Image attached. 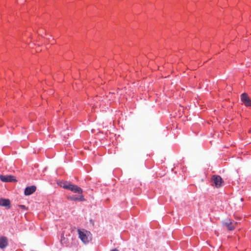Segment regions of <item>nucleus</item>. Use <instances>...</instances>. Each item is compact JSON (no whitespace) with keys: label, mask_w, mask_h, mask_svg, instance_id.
<instances>
[{"label":"nucleus","mask_w":251,"mask_h":251,"mask_svg":"<svg viewBox=\"0 0 251 251\" xmlns=\"http://www.w3.org/2000/svg\"><path fill=\"white\" fill-rule=\"evenodd\" d=\"M78 233L79 237L83 243L86 244L89 242V237L90 235V232L84 229L80 230L78 229Z\"/></svg>","instance_id":"f257e3e1"},{"label":"nucleus","mask_w":251,"mask_h":251,"mask_svg":"<svg viewBox=\"0 0 251 251\" xmlns=\"http://www.w3.org/2000/svg\"><path fill=\"white\" fill-rule=\"evenodd\" d=\"M62 187L65 189L70 190L74 193L79 194H82L83 192L82 189L80 187L73 184L69 183L67 184L65 183Z\"/></svg>","instance_id":"f03ea898"},{"label":"nucleus","mask_w":251,"mask_h":251,"mask_svg":"<svg viewBox=\"0 0 251 251\" xmlns=\"http://www.w3.org/2000/svg\"><path fill=\"white\" fill-rule=\"evenodd\" d=\"M212 185L217 188H219L223 184L224 181L222 177L219 176L214 175L211 177Z\"/></svg>","instance_id":"7ed1b4c3"},{"label":"nucleus","mask_w":251,"mask_h":251,"mask_svg":"<svg viewBox=\"0 0 251 251\" xmlns=\"http://www.w3.org/2000/svg\"><path fill=\"white\" fill-rule=\"evenodd\" d=\"M237 224V222H233V221L229 219H227L223 222V226L226 227L229 230H234Z\"/></svg>","instance_id":"20e7f679"},{"label":"nucleus","mask_w":251,"mask_h":251,"mask_svg":"<svg viewBox=\"0 0 251 251\" xmlns=\"http://www.w3.org/2000/svg\"><path fill=\"white\" fill-rule=\"evenodd\" d=\"M0 179L3 182H15L17 181L14 176L12 175H0Z\"/></svg>","instance_id":"39448f33"},{"label":"nucleus","mask_w":251,"mask_h":251,"mask_svg":"<svg viewBox=\"0 0 251 251\" xmlns=\"http://www.w3.org/2000/svg\"><path fill=\"white\" fill-rule=\"evenodd\" d=\"M241 99L246 106H251V100L246 93H243L241 95Z\"/></svg>","instance_id":"423d86ee"},{"label":"nucleus","mask_w":251,"mask_h":251,"mask_svg":"<svg viewBox=\"0 0 251 251\" xmlns=\"http://www.w3.org/2000/svg\"><path fill=\"white\" fill-rule=\"evenodd\" d=\"M36 190V187L35 186H31L27 187L24 192V194L26 196H29L33 194Z\"/></svg>","instance_id":"0eeeda50"},{"label":"nucleus","mask_w":251,"mask_h":251,"mask_svg":"<svg viewBox=\"0 0 251 251\" xmlns=\"http://www.w3.org/2000/svg\"><path fill=\"white\" fill-rule=\"evenodd\" d=\"M10 201L8 199H0V206L5 207L7 208L10 207Z\"/></svg>","instance_id":"6e6552de"},{"label":"nucleus","mask_w":251,"mask_h":251,"mask_svg":"<svg viewBox=\"0 0 251 251\" xmlns=\"http://www.w3.org/2000/svg\"><path fill=\"white\" fill-rule=\"evenodd\" d=\"M7 238L4 236L0 237V248L3 249L5 248L7 246Z\"/></svg>","instance_id":"1a4fd4ad"},{"label":"nucleus","mask_w":251,"mask_h":251,"mask_svg":"<svg viewBox=\"0 0 251 251\" xmlns=\"http://www.w3.org/2000/svg\"><path fill=\"white\" fill-rule=\"evenodd\" d=\"M68 199L72 201H85V199L84 198V197L82 194H81L80 195H79L78 197H76L75 196H70V197L68 198Z\"/></svg>","instance_id":"9d476101"},{"label":"nucleus","mask_w":251,"mask_h":251,"mask_svg":"<svg viewBox=\"0 0 251 251\" xmlns=\"http://www.w3.org/2000/svg\"><path fill=\"white\" fill-rule=\"evenodd\" d=\"M19 206L23 209H25V210L26 209V208L24 205H20Z\"/></svg>","instance_id":"9b49d317"},{"label":"nucleus","mask_w":251,"mask_h":251,"mask_svg":"<svg viewBox=\"0 0 251 251\" xmlns=\"http://www.w3.org/2000/svg\"><path fill=\"white\" fill-rule=\"evenodd\" d=\"M61 242L62 244H65V238L64 237H62L61 238Z\"/></svg>","instance_id":"f8f14e48"}]
</instances>
